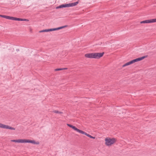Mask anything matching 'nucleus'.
Returning <instances> with one entry per match:
<instances>
[{"instance_id":"obj_1","label":"nucleus","mask_w":156,"mask_h":156,"mask_svg":"<svg viewBox=\"0 0 156 156\" xmlns=\"http://www.w3.org/2000/svg\"><path fill=\"white\" fill-rule=\"evenodd\" d=\"M104 54V52L92 53L86 54L84 56L86 58H90L98 59L102 57Z\"/></svg>"},{"instance_id":"obj_2","label":"nucleus","mask_w":156,"mask_h":156,"mask_svg":"<svg viewBox=\"0 0 156 156\" xmlns=\"http://www.w3.org/2000/svg\"><path fill=\"white\" fill-rule=\"evenodd\" d=\"M12 142L19 143H31L32 144H39V142L38 141L36 142L34 140H30L26 139H18V140H11Z\"/></svg>"},{"instance_id":"obj_3","label":"nucleus","mask_w":156,"mask_h":156,"mask_svg":"<svg viewBox=\"0 0 156 156\" xmlns=\"http://www.w3.org/2000/svg\"><path fill=\"white\" fill-rule=\"evenodd\" d=\"M105 144L107 146H109L114 144L116 141V140L115 138L111 139L109 138H107L105 139Z\"/></svg>"},{"instance_id":"obj_4","label":"nucleus","mask_w":156,"mask_h":156,"mask_svg":"<svg viewBox=\"0 0 156 156\" xmlns=\"http://www.w3.org/2000/svg\"><path fill=\"white\" fill-rule=\"evenodd\" d=\"M0 128L13 130H15V129L13 127H11L8 125L2 124L1 123H0Z\"/></svg>"},{"instance_id":"obj_5","label":"nucleus","mask_w":156,"mask_h":156,"mask_svg":"<svg viewBox=\"0 0 156 156\" xmlns=\"http://www.w3.org/2000/svg\"><path fill=\"white\" fill-rule=\"evenodd\" d=\"M145 56H144L140 58H136L134 59H133L132 60L130 61V63H131V64H132L135 62H137L138 61H139L142 60V59L145 58Z\"/></svg>"},{"instance_id":"obj_6","label":"nucleus","mask_w":156,"mask_h":156,"mask_svg":"<svg viewBox=\"0 0 156 156\" xmlns=\"http://www.w3.org/2000/svg\"><path fill=\"white\" fill-rule=\"evenodd\" d=\"M78 3L79 2L77 1L71 3L67 4L68 7L76 6L78 4Z\"/></svg>"},{"instance_id":"obj_7","label":"nucleus","mask_w":156,"mask_h":156,"mask_svg":"<svg viewBox=\"0 0 156 156\" xmlns=\"http://www.w3.org/2000/svg\"><path fill=\"white\" fill-rule=\"evenodd\" d=\"M154 22H155V19L146 20H145V23H152Z\"/></svg>"},{"instance_id":"obj_8","label":"nucleus","mask_w":156,"mask_h":156,"mask_svg":"<svg viewBox=\"0 0 156 156\" xmlns=\"http://www.w3.org/2000/svg\"><path fill=\"white\" fill-rule=\"evenodd\" d=\"M71 128H72L74 130L76 131V132L80 133H81L82 131V130L77 129L75 126H74L73 125H72Z\"/></svg>"},{"instance_id":"obj_9","label":"nucleus","mask_w":156,"mask_h":156,"mask_svg":"<svg viewBox=\"0 0 156 156\" xmlns=\"http://www.w3.org/2000/svg\"><path fill=\"white\" fill-rule=\"evenodd\" d=\"M71 128H72L74 130L76 131V132L80 133H81L82 131V130L77 129L75 126H74L73 125H72Z\"/></svg>"},{"instance_id":"obj_10","label":"nucleus","mask_w":156,"mask_h":156,"mask_svg":"<svg viewBox=\"0 0 156 156\" xmlns=\"http://www.w3.org/2000/svg\"><path fill=\"white\" fill-rule=\"evenodd\" d=\"M68 7L67 5V4H62L56 7V9L61 8H62Z\"/></svg>"},{"instance_id":"obj_11","label":"nucleus","mask_w":156,"mask_h":156,"mask_svg":"<svg viewBox=\"0 0 156 156\" xmlns=\"http://www.w3.org/2000/svg\"><path fill=\"white\" fill-rule=\"evenodd\" d=\"M81 133L83 134H84L91 138L92 136H91L90 135V134H87V133H86L85 132H84L83 131H82V132Z\"/></svg>"},{"instance_id":"obj_12","label":"nucleus","mask_w":156,"mask_h":156,"mask_svg":"<svg viewBox=\"0 0 156 156\" xmlns=\"http://www.w3.org/2000/svg\"><path fill=\"white\" fill-rule=\"evenodd\" d=\"M9 20L19 21V18H17L16 17H15L12 16H10Z\"/></svg>"},{"instance_id":"obj_13","label":"nucleus","mask_w":156,"mask_h":156,"mask_svg":"<svg viewBox=\"0 0 156 156\" xmlns=\"http://www.w3.org/2000/svg\"><path fill=\"white\" fill-rule=\"evenodd\" d=\"M130 64H131V63H130V61H129V62H128L126 63L125 64H124L122 66V67H125L126 66H128L129 65H130Z\"/></svg>"},{"instance_id":"obj_14","label":"nucleus","mask_w":156,"mask_h":156,"mask_svg":"<svg viewBox=\"0 0 156 156\" xmlns=\"http://www.w3.org/2000/svg\"><path fill=\"white\" fill-rule=\"evenodd\" d=\"M53 112L55 113H58V114H62L63 113V112H59L58 111H57V110H54L53 111Z\"/></svg>"},{"instance_id":"obj_15","label":"nucleus","mask_w":156,"mask_h":156,"mask_svg":"<svg viewBox=\"0 0 156 156\" xmlns=\"http://www.w3.org/2000/svg\"><path fill=\"white\" fill-rule=\"evenodd\" d=\"M67 27V25H66V26L61 27H58V28H56V30H57L61 29H62V28H64L65 27Z\"/></svg>"},{"instance_id":"obj_16","label":"nucleus","mask_w":156,"mask_h":156,"mask_svg":"<svg viewBox=\"0 0 156 156\" xmlns=\"http://www.w3.org/2000/svg\"><path fill=\"white\" fill-rule=\"evenodd\" d=\"M47 30H48V32L57 30L56 28H51V29H48Z\"/></svg>"},{"instance_id":"obj_17","label":"nucleus","mask_w":156,"mask_h":156,"mask_svg":"<svg viewBox=\"0 0 156 156\" xmlns=\"http://www.w3.org/2000/svg\"><path fill=\"white\" fill-rule=\"evenodd\" d=\"M19 21H28V20L27 19H21V18H19Z\"/></svg>"},{"instance_id":"obj_18","label":"nucleus","mask_w":156,"mask_h":156,"mask_svg":"<svg viewBox=\"0 0 156 156\" xmlns=\"http://www.w3.org/2000/svg\"><path fill=\"white\" fill-rule=\"evenodd\" d=\"M48 32V30L47 29H45V30H41L40 31H39V33H41V32Z\"/></svg>"},{"instance_id":"obj_19","label":"nucleus","mask_w":156,"mask_h":156,"mask_svg":"<svg viewBox=\"0 0 156 156\" xmlns=\"http://www.w3.org/2000/svg\"><path fill=\"white\" fill-rule=\"evenodd\" d=\"M10 16L5 15V18L9 20Z\"/></svg>"},{"instance_id":"obj_20","label":"nucleus","mask_w":156,"mask_h":156,"mask_svg":"<svg viewBox=\"0 0 156 156\" xmlns=\"http://www.w3.org/2000/svg\"><path fill=\"white\" fill-rule=\"evenodd\" d=\"M62 70V68L56 69H55V71H60Z\"/></svg>"},{"instance_id":"obj_21","label":"nucleus","mask_w":156,"mask_h":156,"mask_svg":"<svg viewBox=\"0 0 156 156\" xmlns=\"http://www.w3.org/2000/svg\"><path fill=\"white\" fill-rule=\"evenodd\" d=\"M67 125L69 127H71V126H72V125H71V124H67Z\"/></svg>"},{"instance_id":"obj_22","label":"nucleus","mask_w":156,"mask_h":156,"mask_svg":"<svg viewBox=\"0 0 156 156\" xmlns=\"http://www.w3.org/2000/svg\"><path fill=\"white\" fill-rule=\"evenodd\" d=\"M140 23H145V20H144V21H141V22H140Z\"/></svg>"},{"instance_id":"obj_23","label":"nucleus","mask_w":156,"mask_h":156,"mask_svg":"<svg viewBox=\"0 0 156 156\" xmlns=\"http://www.w3.org/2000/svg\"><path fill=\"white\" fill-rule=\"evenodd\" d=\"M0 16L2 17L5 18V15H0Z\"/></svg>"},{"instance_id":"obj_24","label":"nucleus","mask_w":156,"mask_h":156,"mask_svg":"<svg viewBox=\"0 0 156 156\" xmlns=\"http://www.w3.org/2000/svg\"><path fill=\"white\" fill-rule=\"evenodd\" d=\"M62 70L67 69V68H62Z\"/></svg>"},{"instance_id":"obj_25","label":"nucleus","mask_w":156,"mask_h":156,"mask_svg":"<svg viewBox=\"0 0 156 156\" xmlns=\"http://www.w3.org/2000/svg\"><path fill=\"white\" fill-rule=\"evenodd\" d=\"M91 138L93 139H95V137L93 136H92V137H91Z\"/></svg>"},{"instance_id":"obj_26","label":"nucleus","mask_w":156,"mask_h":156,"mask_svg":"<svg viewBox=\"0 0 156 156\" xmlns=\"http://www.w3.org/2000/svg\"><path fill=\"white\" fill-rule=\"evenodd\" d=\"M155 22H156V19H155Z\"/></svg>"}]
</instances>
